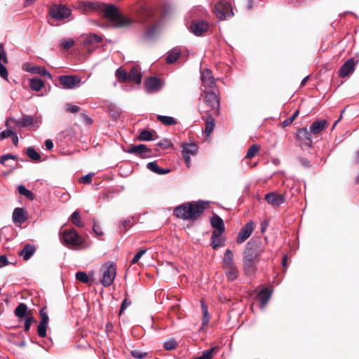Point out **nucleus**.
<instances>
[{"label":"nucleus","mask_w":359,"mask_h":359,"mask_svg":"<svg viewBox=\"0 0 359 359\" xmlns=\"http://www.w3.org/2000/svg\"><path fill=\"white\" fill-rule=\"evenodd\" d=\"M79 8L84 11H94L102 14L115 24L117 27H126L133 23L130 18H125L118 11V8L113 4H106L100 2L82 1Z\"/></svg>","instance_id":"f257e3e1"},{"label":"nucleus","mask_w":359,"mask_h":359,"mask_svg":"<svg viewBox=\"0 0 359 359\" xmlns=\"http://www.w3.org/2000/svg\"><path fill=\"white\" fill-rule=\"evenodd\" d=\"M201 96L203 97L205 104L200 106L201 114H217L219 106L217 90L201 92Z\"/></svg>","instance_id":"f03ea898"},{"label":"nucleus","mask_w":359,"mask_h":359,"mask_svg":"<svg viewBox=\"0 0 359 359\" xmlns=\"http://www.w3.org/2000/svg\"><path fill=\"white\" fill-rule=\"evenodd\" d=\"M222 263L227 279L229 281H233L237 279L239 275V271L234 262L233 253L231 250L227 249L225 251Z\"/></svg>","instance_id":"7ed1b4c3"},{"label":"nucleus","mask_w":359,"mask_h":359,"mask_svg":"<svg viewBox=\"0 0 359 359\" xmlns=\"http://www.w3.org/2000/svg\"><path fill=\"white\" fill-rule=\"evenodd\" d=\"M101 271H102L101 283L104 287L110 286L116 277V264L113 262H107L101 266Z\"/></svg>","instance_id":"20e7f679"},{"label":"nucleus","mask_w":359,"mask_h":359,"mask_svg":"<svg viewBox=\"0 0 359 359\" xmlns=\"http://www.w3.org/2000/svg\"><path fill=\"white\" fill-rule=\"evenodd\" d=\"M214 13L220 20H225L228 17L233 15L231 5L224 0H220L215 5Z\"/></svg>","instance_id":"39448f33"},{"label":"nucleus","mask_w":359,"mask_h":359,"mask_svg":"<svg viewBox=\"0 0 359 359\" xmlns=\"http://www.w3.org/2000/svg\"><path fill=\"white\" fill-rule=\"evenodd\" d=\"M71 10L62 4H53L49 8V15L53 20H62L69 18Z\"/></svg>","instance_id":"423d86ee"},{"label":"nucleus","mask_w":359,"mask_h":359,"mask_svg":"<svg viewBox=\"0 0 359 359\" xmlns=\"http://www.w3.org/2000/svg\"><path fill=\"white\" fill-rule=\"evenodd\" d=\"M262 250L259 248L256 241H250L246 244L245 248L243 252V260L257 261Z\"/></svg>","instance_id":"0eeeda50"},{"label":"nucleus","mask_w":359,"mask_h":359,"mask_svg":"<svg viewBox=\"0 0 359 359\" xmlns=\"http://www.w3.org/2000/svg\"><path fill=\"white\" fill-rule=\"evenodd\" d=\"M201 92L207 90H216L215 80L209 69H205L201 72Z\"/></svg>","instance_id":"6e6552de"},{"label":"nucleus","mask_w":359,"mask_h":359,"mask_svg":"<svg viewBox=\"0 0 359 359\" xmlns=\"http://www.w3.org/2000/svg\"><path fill=\"white\" fill-rule=\"evenodd\" d=\"M61 240L68 246H78L82 243L81 236L74 229L65 230L62 234Z\"/></svg>","instance_id":"1a4fd4ad"},{"label":"nucleus","mask_w":359,"mask_h":359,"mask_svg":"<svg viewBox=\"0 0 359 359\" xmlns=\"http://www.w3.org/2000/svg\"><path fill=\"white\" fill-rule=\"evenodd\" d=\"M126 152L135 154L137 156L142 158H148L153 156L152 149L142 144L130 145L127 150H126Z\"/></svg>","instance_id":"9d476101"},{"label":"nucleus","mask_w":359,"mask_h":359,"mask_svg":"<svg viewBox=\"0 0 359 359\" xmlns=\"http://www.w3.org/2000/svg\"><path fill=\"white\" fill-rule=\"evenodd\" d=\"M59 81L63 88L74 89L80 86L81 79L75 75H62L59 77Z\"/></svg>","instance_id":"9b49d317"},{"label":"nucleus","mask_w":359,"mask_h":359,"mask_svg":"<svg viewBox=\"0 0 359 359\" xmlns=\"http://www.w3.org/2000/svg\"><path fill=\"white\" fill-rule=\"evenodd\" d=\"M11 121L13 123H15L18 127L20 128H25L29 126H39V121H34V118L31 115H24L22 118L18 120L15 119L14 118H11L6 122V126L8 127V123Z\"/></svg>","instance_id":"f8f14e48"},{"label":"nucleus","mask_w":359,"mask_h":359,"mask_svg":"<svg viewBox=\"0 0 359 359\" xmlns=\"http://www.w3.org/2000/svg\"><path fill=\"white\" fill-rule=\"evenodd\" d=\"M254 228L255 225L252 221L248 222L238 232L236 243L241 244L245 241L251 236Z\"/></svg>","instance_id":"ddd939ff"},{"label":"nucleus","mask_w":359,"mask_h":359,"mask_svg":"<svg viewBox=\"0 0 359 359\" xmlns=\"http://www.w3.org/2000/svg\"><path fill=\"white\" fill-rule=\"evenodd\" d=\"M297 138L300 142L307 147H311L313 144L312 133L310 129L302 128L298 130Z\"/></svg>","instance_id":"4468645a"},{"label":"nucleus","mask_w":359,"mask_h":359,"mask_svg":"<svg viewBox=\"0 0 359 359\" xmlns=\"http://www.w3.org/2000/svg\"><path fill=\"white\" fill-rule=\"evenodd\" d=\"M189 208L190 220L196 219L198 216L203 213L205 208V204L203 201H198L196 203H188Z\"/></svg>","instance_id":"2eb2a0df"},{"label":"nucleus","mask_w":359,"mask_h":359,"mask_svg":"<svg viewBox=\"0 0 359 359\" xmlns=\"http://www.w3.org/2000/svg\"><path fill=\"white\" fill-rule=\"evenodd\" d=\"M264 199L269 204L277 207L280 206L285 201V196L276 191L266 194Z\"/></svg>","instance_id":"dca6fc26"},{"label":"nucleus","mask_w":359,"mask_h":359,"mask_svg":"<svg viewBox=\"0 0 359 359\" xmlns=\"http://www.w3.org/2000/svg\"><path fill=\"white\" fill-rule=\"evenodd\" d=\"M356 62L354 58L351 57L347 60L339 70V75L341 77H346L353 74L355 71Z\"/></svg>","instance_id":"f3484780"},{"label":"nucleus","mask_w":359,"mask_h":359,"mask_svg":"<svg viewBox=\"0 0 359 359\" xmlns=\"http://www.w3.org/2000/svg\"><path fill=\"white\" fill-rule=\"evenodd\" d=\"M146 90L148 93H153L159 91L163 85L157 77H149L145 82Z\"/></svg>","instance_id":"a211bd4d"},{"label":"nucleus","mask_w":359,"mask_h":359,"mask_svg":"<svg viewBox=\"0 0 359 359\" xmlns=\"http://www.w3.org/2000/svg\"><path fill=\"white\" fill-rule=\"evenodd\" d=\"M190 29L191 32L196 36H201L204 32L208 29V23L203 20L193 21Z\"/></svg>","instance_id":"6ab92c4d"},{"label":"nucleus","mask_w":359,"mask_h":359,"mask_svg":"<svg viewBox=\"0 0 359 359\" xmlns=\"http://www.w3.org/2000/svg\"><path fill=\"white\" fill-rule=\"evenodd\" d=\"M102 39L100 36L95 34H90L85 38L83 41V46L88 50H91L92 49L96 48L98 43L102 41Z\"/></svg>","instance_id":"aec40b11"},{"label":"nucleus","mask_w":359,"mask_h":359,"mask_svg":"<svg viewBox=\"0 0 359 359\" xmlns=\"http://www.w3.org/2000/svg\"><path fill=\"white\" fill-rule=\"evenodd\" d=\"M173 215L184 220H190L189 203H184L176 207L173 210Z\"/></svg>","instance_id":"412c9836"},{"label":"nucleus","mask_w":359,"mask_h":359,"mask_svg":"<svg viewBox=\"0 0 359 359\" xmlns=\"http://www.w3.org/2000/svg\"><path fill=\"white\" fill-rule=\"evenodd\" d=\"M15 316L18 318L22 319L32 316V311L28 309L27 306L24 303H20L14 311Z\"/></svg>","instance_id":"4be33fe9"},{"label":"nucleus","mask_w":359,"mask_h":359,"mask_svg":"<svg viewBox=\"0 0 359 359\" xmlns=\"http://www.w3.org/2000/svg\"><path fill=\"white\" fill-rule=\"evenodd\" d=\"M224 231H213L211 236V245L213 249L223 245L222 234Z\"/></svg>","instance_id":"5701e85b"},{"label":"nucleus","mask_w":359,"mask_h":359,"mask_svg":"<svg viewBox=\"0 0 359 359\" xmlns=\"http://www.w3.org/2000/svg\"><path fill=\"white\" fill-rule=\"evenodd\" d=\"M328 125L326 120H318L314 121L310 127V130L313 135H318Z\"/></svg>","instance_id":"b1692460"},{"label":"nucleus","mask_w":359,"mask_h":359,"mask_svg":"<svg viewBox=\"0 0 359 359\" xmlns=\"http://www.w3.org/2000/svg\"><path fill=\"white\" fill-rule=\"evenodd\" d=\"M13 221L15 224H22L26 220V217L25 216V209L22 208H16L14 209L13 212Z\"/></svg>","instance_id":"393cba45"},{"label":"nucleus","mask_w":359,"mask_h":359,"mask_svg":"<svg viewBox=\"0 0 359 359\" xmlns=\"http://www.w3.org/2000/svg\"><path fill=\"white\" fill-rule=\"evenodd\" d=\"M198 149V147L195 143H186L182 144V156H194Z\"/></svg>","instance_id":"a878e982"},{"label":"nucleus","mask_w":359,"mask_h":359,"mask_svg":"<svg viewBox=\"0 0 359 359\" xmlns=\"http://www.w3.org/2000/svg\"><path fill=\"white\" fill-rule=\"evenodd\" d=\"M257 261L243 260V271L246 276H251L256 271Z\"/></svg>","instance_id":"bb28decb"},{"label":"nucleus","mask_w":359,"mask_h":359,"mask_svg":"<svg viewBox=\"0 0 359 359\" xmlns=\"http://www.w3.org/2000/svg\"><path fill=\"white\" fill-rule=\"evenodd\" d=\"M210 224L215 228V231H224L225 226L223 219L217 215H214L210 219Z\"/></svg>","instance_id":"cd10ccee"},{"label":"nucleus","mask_w":359,"mask_h":359,"mask_svg":"<svg viewBox=\"0 0 359 359\" xmlns=\"http://www.w3.org/2000/svg\"><path fill=\"white\" fill-rule=\"evenodd\" d=\"M142 80L141 73L137 67H132L128 74V82L133 81L140 83Z\"/></svg>","instance_id":"c85d7f7f"},{"label":"nucleus","mask_w":359,"mask_h":359,"mask_svg":"<svg viewBox=\"0 0 359 359\" xmlns=\"http://www.w3.org/2000/svg\"><path fill=\"white\" fill-rule=\"evenodd\" d=\"M257 297L261 303V309H264L271 297V292L264 288L258 293Z\"/></svg>","instance_id":"c756f323"},{"label":"nucleus","mask_w":359,"mask_h":359,"mask_svg":"<svg viewBox=\"0 0 359 359\" xmlns=\"http://www.w3.org/2000/svg\"><path fill=\"white\" fill-rule=\"evenodd\" d=\"M36 248L31 244H27L23 249L19 252V255L23 257L25 260H28L35 252Z\"/></svg>","instance_id":"7c9ffc66"},{"label":"nucleus","mask_w":359,"mask_h":359,"mask_svg":"<svg viewBox=\"0 0 359 359\" xmlns=\"http://www.w3.org/2000/svg\"><path fill=\"white\" fill-rule=\"evenodd\" d=\"M205 115L206 116L205 132L208 135H210L214 130L215 119L213 116L215 114H205Z\"/></svg>","instance_id":"2f4dec72"},{"label":"nucleus","mask_w":359,"mask_h":359,"mask_svg":"<svg viewBox=\"0 0 359 359\" xmlns=\"http://www.w3.org/2000/svg\"><path fill=\"white\" fill-rule=\"evenodd\" d=\"M181 51L178 48H174L170 50L166 57V62L168 64H172L177 61L180 55Z\"/></svg>","instance_id":"473e14b6"},{"label":"nucleus","mask_w":359,"mask_h":359,"mask_svg":"<svg viewBox=\"0 0 359 359\" xmlns=\"http://www.w3.org/2000/svg\"><path fill=\"white\" fill-rule=\"evenodd\" d=\"M44 86V82L38 77L29 79V86L34 91H39Z\"/></svg>","instance_id":"72a5a7b5"},{"label":"nucleus","mask_w":359,"mask_h":359,"mask_svg":"<svg viewBox=\"0 0 359 359\" xmlns=\"http://www.w3.org/2000/svg\"><path fill=\"white\" fill-rule=\"evenodd\" d=\"M147 168L151 171L158 175H163L169 172V170H164L163 168H161L156 161L149 162L147 164Z\"/></svg>","instance_id":"f704fd0d"},{"label":"nucleus","mask_w":359,"mask_h":359,"mask_svg":"<svg viewBox=\"0 0 359 359\" xmlns=\"http://www.w3.org/2000/svg\"><path fill=\"white\" fill-rule=\"evenodd\" d=\"M156 118L165 126H174L177 123L176 120L172 116L158 115Z\"/></svg>","instance_id":"c9c22d12"},{"label":"nucleus","mask_w":359,"mask_h":359,"mask_svg":"<svg viewBox=\"0 0 359 359\" xmlns=\"http://www.w3.org/2000/svg\"><path fill=\"white\" fill-rule=\"evenodd\" d=\"M29 71L32 72L33 74H39L41 76L47 77L48 79H52L51 74L45 68H41V67H33V68L32 69L29 70Z\"/></svg>","instance_id":"e433bc0d"},{"label":"nucleus","mask_w":359,"mask_h":359,"mask_svg":"<svg viewBox=\"0 0 359 359\" xmlns=\"http://www.w3.org/2000/svg\"><path fill=\"white\" fill-rule=\"evenodd\" d=\"M18 191L20 195L25 196L29 200H33L34 198V194L30 190L26 189L23 185H19L18 187Z\"/></svg>","instance_id":"4c0bfd02"},{"label":"nucleus","mask_w":359,"mask_h":359,"mask_svg":"<svg viewBox=\"0 0 359 359\" xmlns=\"http://www.w3.org/2000/svg\"><path fill=\"white\" fill-rule=\"evenodd\" d=\"M158 29V25H154L153 26L149 27L145 33V35H144L145 38L149 40L153 39L156 35Z\"/></svg>","instance_id":"58836bf2"},{"label":"nucleus","mask_w":359,"mask_h":359,"mask_svg":"<svg viewBox=\"0 0 359 359\" xmlns=\"http://www.w3.org/2000/svg\"><path fill=\"white\" fill-rule=\"evenodd\" d=\"M202 313H203V317H202V326H205L208 324L210 316L208 313V307L205 304L202 303Z\"/></svg>","instance_id":"ea45409f"},{"label":"nucleus","mask_w":359,"mask_h":359,"mask_svg":"<svg viewBox=\"0 0 359 359\" xmlns=\"http://www.w3.org/2000/svg\"><path fill=\"white\" fill-rule=\"evenodd\" d=\"M26 154L34 161H39L41 159L40 154L33 147H29L27 148Z\"/></svg>","instance_id":"a19ab883"},{"label":"nucleus","mask_w":359,"mask_h":359,"mask_svg":"<svg viewBox=\"0 0 359 359\" xmlns=\"http://www.w3.org/2000/svg\"><path fill=\"white\" fill-rule=\"evenodd\" d=\"M137 139L140 141H150L153 139V135L148 130H143L140 132Z\"/></svg>","instance_id":"79ce46f5"},{"label":"nucleus","mask_w":359,"mask_h":359,"mask_svg":"<svg viewBox=\"0 0 359 359\" xmlns=\"http://www.w3.org/2000/svg\"><path fill=\"white\" fill-rule=\"evenodd\" d=\"M260 150V146L258 144H252L248 149L247 154L245 155L246 158H250L255 156L258 151Z\"/></svg>","instance_id":"37998d69"},{"label":"nucleus","mask_w":359,"mask_h":359,"mask_svg":"<svg viewBox=\"0 0 359 359\" xmlns=\"http://www.w3.org/2000/svg\"><path fill=\"white\" fill-rule=\"evenodd\" d=\"M116 75L119 82H128V73L124 69L121 68L117 69Z\"/></svg>","instance_id":"c03bdc74"},{"label":"nucleus","mask_w":359,"mask_h":359,"mask_svg":"<svg viewBox=\"0 0 359 359\" xmlns=\"http://www.w3.org/2000/svg\"><path fill=\"white\" fill-rule=\"evenodd\" d=\"M74 45V41L72 39H63L60 41V47L62 49H69Z\"/></svg>","instance_id":"a18cd8bd"},{"label":"nucleus","mask_w":359,"mask_h":359,"mask_svg":"<svg viewBox=\"0 0 359 359\" xmlns=\"http://www.w3.org/2000/svg\"><path fill=\"white\" fill-rule=\"evenodd\" d=\"M177 345V343L175 339L172 338L164 342L163 347L166 351H171L175 349Z\"/></svg>","instance_id":"49530a36"},{"label":"nucleus","mask_w":359,"mask_h":359,"mask_svg":"<svg viewBox=\"0 0 359 359\" xmlns=\"http://www.w3.org/2000/svg\"><path fill=\"white\" fill-rule=\"evenodd\" d=\"M76 278L83 283H88L89 282V277L84 271H78L76 273Z\"/></svg>","instance_id":"de8ad7c7"},{"label":"nucleus","mask_w":359,"mask_h":359,"mask_svg":"<svg viewBox=\"0 0 359 359\" xmlns=\"http://www.w3.org/2000/svg\"><path fill=\"white\" fill-rule=\"evenodd\" d=\"M71 221L73 224H74L75 225H76L78 226H83V224L80 220L79 212H77V211L74 212L72 213V215H71Z\"/></svg>","instance_id":"09e8293b"},{"label":"nucleus","mask_w":359,"mask_h":359,"mask_svg":"<svg viewBox=\"0 0 359 359\" xmlns=\"http://www.w3.org/2000/svg\"><path fill=\"white\" fill-rule=\"evenodd\" d=\"M299 110H296L290 117L287 118L283 122V126L287 127L290 126L299 115Z\"/></svg>","instance_id":"8fccbe9b"},{"label":"nucleus","mask_w":359,"mask_h":359,"mask_svg":"<svg viewBox=\"0 0 359 359\" xmlns=\"http://www.w3.org/2000/svg\"><path fill=\"white\" fill-rule=\"evenodd\" d=\"M215 350V348H212L210 349L206 350L203 352L202 355L199 357H197L194 359H211L212 358V353Z\"/></svg>","instance_id":"3c124183"},{"label":"nucleus","mask_w":359,"mask_h":359,"mask_svg":"<svg viewBox=\"0 0 359 359\" xmlns=\"http://www.w3.org/2000/svg\"><path fill=\"white\" fill-rule=\"evenodd\" d=\"M9 159L16 160L17 159V156L15 155H13V154H5V155H3V156H0V163L4 165H8L6 163V161L7 160H9Z\"/></svg>","instance_id":"603ef678"},{"label":"nucleus","mask_w":359,"mask_h":359,"mask_svg":"<svg viewBox=\"0 0 359 359\" xmlns=\"http://www.w3.org/2000/svg\"><path fill=\"white\" fill-rule=\"evenodd\" d=\"M0 61L4 64H7L8 62L7 55L4 50L3 43H0Z\"/></svg>","instance_id":"864d4df0"},{"label":"nucleus","mask_w":359,"mask_h":359,"mask_svg":"<svg viewBox=\"0 0 359 359\" xmlns=\"http://www.w3.org/2000/svg\"><path fill=\"white\" fill-rule=\"evenodd\" d=\"M47 327V325L39 323L37 327V332L40 337H45L46 336Z\"/></svg>","instance_id":"5fc2aeb1"},{"label":"nucleus","mask_w":359,"mask_h":359,"mask_svg":"<svg viewBox=\"0 0 359 359\" xmlns=\"http://www.w3.org/2000/svg\"><path fill=\"white\" fill-rule=\"evenodd\" d=\"M130 353L134 358L137 359H144L147 355V352H143L138 350H133Z\"/></svg>","instance_id":"6e6d98bb"},{"label":"nucleus","mask_w":359,"mask_h":359,"mask_svg":"<svg viewBox=\"0 0 359 359\" xmlns=\"http://www.w3.org/2000/svg\"><path fill=\"white\" fill-rule=\"evenodd\" d=\"M146 252L147 249H142L139 250L131 260V264H136L140 260V259L146 253Z\"/></svg>","instance_id":"4d7b16f0"},{"label":"nucleus","mask_w":359,"mask_h":359,"mask_svg":"<svg viewBox=\"0 0 359 359\" xmlns=\"http://www.w3.org/2000/svg\"><path fill=\"white\" fill-rule=\"evenodd\" d=\"M65 109H66L67 111L72 113V114L77 113L80 110V107L79 106L73 105L70 103H67L65 104Z\"/></svg>","instance_id":"13d9d810"},{"label":"nucleus","mask_w":359,"mask_h":359,"mask_svg":"<svg viewBox=\"0 0 359 359\" xmlns=\"http://www.w3.org/2000/svg\"><path fill=\"white\" fill-rule=\"evenodd\" d=\"M40 317H41V320H40L39 323L45 324V325H48L49 318H48V316L46 313V312H45L44 309H43L40 311Z\"/></svg>","instance_id":"bf43d9fd"},{"label":"nucleus","mask_w":359,"mask_h":359,"mask_svg":"<svg viewBox=\"0 0 359 359\" xmlns=\"http://www.w3.org/2000/svg\"><path fill=\"white\" fill-rule=\"evenodd\" d=\"M133 225V219L128 218L127 219H125L121 224V230H123L126 231L128 228L132 226Z\"/></svg>","instance_id":"052dcab7"},{"label":"nucleus","mask_w":359,"mask_h":359,"mask_svg":"<svg viewBox=\"0 0 359 359\" xmlns=\"http://www.w3.org/2000/svg\"><path fill=\"white\" fill-rule=\"evenodd\" d=\"M34 321V318L31 316H28L25 318V325H24V330L25 332L29 331L31 327L32 323Z\"/></svg>","instance_id":"680f3d73"},{"label":"nucleus","mask_w":359,"mask_h":359,"mask_svg":"<svg viewBox=\"0 0 359 359\" xmlns=\"http://www.w3.org/2000/svg\"><path fill=\"white\" fill-rule=\"evenodd\" d=\"M0 76L1 78L8 80V71L4 63L0 61Z\"/></svg>","instance_id":"e2e57ef3"},{"label":"nucleus","mask_w":359,"mask_h":359,"mask_svg":"<svg viewBox=\"0 0 359 359\" xmlns=\"http://www.w3.org/2000/svg\"><path fill=\"white\" fill-rule=\"evenodd\" d=\"M93 173H88L80 178L79 182L83 184H90L92 182Z\"/></svg>","instance_id":"0e129e2a"},{"label":"nucleus","mask_w":359,"mask_h":359,"mask_svg":"<svg viewBox=\"0 0 359 359\" xmlns=\"http://www.w3.org/2000/svg\"><path fill=\"white\" fill-rule=\"evenodd\" d=\"M13 131L10 129H6V130H4L2 132H1L0 133V141L3 140L7 137H11V136L13 134Z\"/></svg>","instance_id":"69168bd1"},{"label":"nucleus","mask_w":359,"mask_h":359,"mask_svg":"<svg viewBox=\"0 0 359 359\" xmlns=\"http://www.w3.org/2000/svg\"><path fill=\"white\" fill-rule=\"evenodd\" d=\"M130 304H131L130 301H128V299H126V298L124 299L121 305L119 314L121 315L122 313V312L130 305Z\"/></svg>","instance_id":"338daca9"},{"label":"nucleus","mask_w":359,"mask_h":359,"mask_svg":"<svg viewBox=\"0 0 359 359\" xmlns=\"http://www.w3.org/2000/svg\"><path fill=\"white\" fill-rule=\"evenodd\" d=\"M8 264V259L6 255H0V268L7 266Z\"/></svg>","instance_id":"774afa93"}]
</instances>
